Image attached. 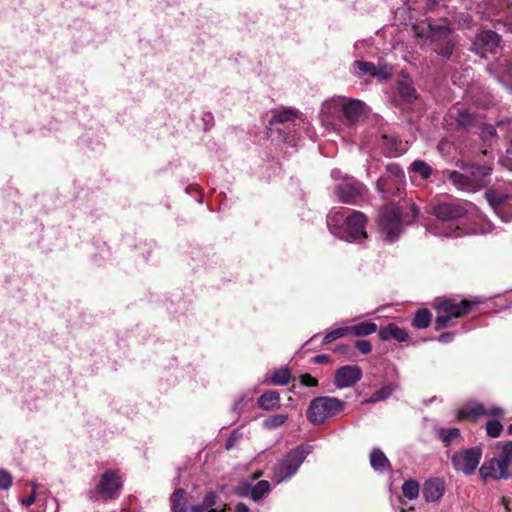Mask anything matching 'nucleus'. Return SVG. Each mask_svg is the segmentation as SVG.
<instances>
[{"mask_svg":"<svg viewBox=\"0 0 512 512\" xmlns=\"http://www.w3.org/2000/svg\"><path fill=\"white\" fill-rule=\"evenodd\" d=\"M512 5V0H482L474 6L472 2L465 3L467 9H474L477 13L490 17L496 15L504 6Z\"/></svg>","mask_w":512,"mask_h":512,"instance_id":"6ab92c4d","label":"nucleus"},{"mask_svg":"<svg viewBox=\"0 0 512 512\" xmlns=\"http://www.w3.org/2000/svg\"><path fill=\"white\" fill-rule=\"evenodd\" d=\"M507 89L512 92V86L507 87Z\"/></svg>","mask_w":512,"mask_h":512,"instance_id":"774afa93","label":"nucleus"},{"mask_svg":"<svg viewBox=\"0 0 512 512\" xmlns=\"http://www.w3.org/2000/svg\"><path fill=\"white\" fill-rule=\"evenodd\" d=\"M313 363L315 364H327L330 362V358L328 355L326 354H319V355H316L313 359H312Z\"/></svg>","mask_w":512,"mask_h":512,"instance_id":"4d7b16f0","label":"nucleus"},{"mask_svg":"<svg viewBox=\"0 0 512 512\" xmlns=\"http://www.w3.org/2000/svg\"><path fill=\"white\" fill-rule=\"evenodd\" d=\"M397 89L400 97L407 103H411L417 98L412 80L408 76H402L398 79Z\"/></svg>","mask_w":512,"mask_h":512,"instance_id":"393cba45","label":"nucleus"},{"mask_svg":"<svg viewBox=\"0 0 512 512\" xmlns=\"http://www.w3.org/2000/svg\"><path fill=\"white\" fill-rule=\"evenodd\" d=\"M455 334L453 332L442 333L437 339L441 343H449L453 341Z\"/></svg>","mask_w":512,"mask_h":512,"instance_id":"6e6d98bb","label":"nucleus"},{"mask_svg":"<svg viewBox=\"0 0 512 512\" xmlns=\"http://www.w3.org/2000/svg\"><path fill=\"white\" fill-rule=\"evenodd\" d=\"M480 303L481 300L479 298L460 301L454 298L435 299L434 307L438 312L435 320V329L441 330L448 327L452 319L466 315L474 306Z\"/></svg>","mask_w":512,"mask_h":512,"instance_id":"39448f33","label":"nucleus"},{"mask_svg":"<svg viewBox=\"0 0 512 512\" xmlns=\"http://www.w3.org/2000/svg\"><path fill=\"white\" fill-rule=\"evenodd\" d=\"M480 474L483 478L506 479L509 476L508 465L500 457L492 458L481 466Z\"/></svg>","mask_w":512,"mask_h":512,"instance_id":"a211bd4d","label":"nucleus"},{"mask_svg":"<svg viewBox=\"0 0 512 512\" xmlns=\"http://www.w3.org/2000/svg\"><path fill=\"white\" fill-rule=\"evenodd\" d=\"M312 448L311 445H300L289 451L274 467L273 480L276 483H281L295 475L306 457L312 452Z\"/></svg>","mask_w":512,"mask_h":512,"instance_id":"1a4fd4ad","label":"nucleus"},{"mask_svg":"<svg viewBox=\"0 0 512 512\" xmlns=\"http://www.w3.org/2000/svg\"><path fill=\"white\" fill-rule=\"evenodd\" d=\"M445 492V483L439 478H431L424 483L422 494L427 502L438 501Z\"/></svg>","mask_w":512,"mask_h":512,"instance_id":"4be33fe9","label":"nucleus"},{"mask_svg":"<svg viewBox=\"0 0 512 512\" xmlns=\"http://www.w3.org/2000/svg\"><path fill=\"white\" fill-rule=\"evenodd\" d=\"M375 76L374 78H377L381 81H386L390 79L393 75V68L391 65L383 63L375 66Z\"/></svg>","mask_w":512,"mask_h":512,"instance_id":"79ce46f5","label":"nucleus"},{"mask_svg":"<svg viewBox=\"0 0 512 512\" xmlns=\"http://www.w3.org/2000/svg\"><path fill=\"white\" fill-rule=\"evenodd\" d=\"M170 502L173 512H187L186 492L184 489H175L171 495Z\"/></svg>","mask_w":512,"mask_h":512,"instance_id":"7c9ffc66","label":"nucleus"},{"mask_svg":"<svg viewBox=\"0 0 512 512\" xmlns=\"http://www.w3.org/2000/svg\"><path fill=\"white\" fill-rule=\"evenodd\" d=\"M503 415L502 408L498 406H484L477 401H469L457 411V419L463 420L466 418H479L482 416L501 417Z\"/></svg>","mask_w":512,"mask_h":512,"instance_id":"ddd939ff","label":"nucleus"},{"mask_svg":"<svg viewBox=\"0 0 512 512\" xmlns=\"http://www.w3.org/2000/svg\"><path fill=\"white\" fill-rule=\"evenodd\" d=\"M344 406L345 403L336 397H316L310 402L306 416L311 424L319 425L340 413Z\"/></svg>","mask_w":512,"mask_h":512,"instance_id":"6e6552de","label":"nucleus"},{"mask_svg":"<svg viewBox=\"0 0 512 512\" xmlns=\"http://www.w3.org/2000/svg\"><path fill=\"white\" fill-rule=\"evenodd\" d=\"M355 346L362 354H368L372 349V345L368 340H358L356 341Z\"/></svg>","mask_w":512,"mask_h":512,"instance_id":"603ef678","label":"nucleus"},{"mask_svg":"<svg viewBox=\"0 0 512 512\" xmlns=\"http://www.w3.org/2000/svg\"><path fill=\"white\" fill-rule=\"evenodd\" d=\"M362 378V370L358 365L341 366L335 372L334 383L343 389L354 386Z\"/></svg>","mask_w":512,"mask_h":512,"instance_id":"2eb2a0df","label":"nucleus"},{"mask_svg":"<svg viewBox=\"0 0 512 512\" xmlns=\"http://www.w3.org/2000/svg\"><path fill=\"white\" fill-rule=\"evenodd\" d=\"M270 492V483L267 480H261L252 486L251 499L259 501Z\"/></svg>","mask_w":512,"mask_h":512,"instance_id":"4c0bfd02","label":"nucleus"},{"mask_svg":"<svg viewBox=\"0 0 512 512\" xmlns=\"http://www.w3.org/2000/svg\"><path fill=\"white\" fill-rule=\"evenodd\" d=\"M405 174L396 163H389L385 167V174L376 182V188L386 200L399 198L405 194Z\"/></svg>","mask_w":512,"mask_h":512,"instance_id":"0eeeda50","label":"nucleus"},{"mask_svg":"<svg viewBox=\"0 0 512 512\" xmlns=\"http://www.w3.org/2000/svg\"><path fill=\"white\" fill-rule=\"evenodd\" d=\"M348 335L367 336L377 331V325L373 322H361L353 326H347Z\"/></svg>","mask_w":512,"mask_h":512,"instance_id":"2f4dec72","label":"nucleus"},{"mask_svg":"<svg viewBox=\"0 0 512 512\" xmlns=\"http://www.w3.org/2000/svg\"><path fill=\"white\" fill-rule=\"evenodd\" d=\"M348 335V328L346 327H339L336 329L331 330L330 332L326 333L323 337L322 344L326 345L329 344L339 338L345 337Z\"/></svg>","mask_w":512,"mask_h":512,"instance_id":"a19ab883","label":"nucleus"},{"mask_svg":"<svg viewBox=\"0 0 512 512\" xmlns=\"http://www.w3.org/2000/svg\"><path fill=\"white\" fill-rule=\"evenodd\" d=\"M46 505H52V506H56V500L55 499H50V500H47L46 501Z\"/></svg>","mask_w":512,"mask_h":512,"instance_id":"0e129e2a","label":"nucleus"},{"mask_svg":"<svg viewBox=\"0 0 512 512\" xmlns=\"http://www.w3.org/2000/svg\"><path fill=\"white\" fill-rule=\"evenodd\" d=\"M431 323V313L428 309H419L412 321L415 328L424 329L427 328Z\"/></svg>","mask_w":512,"mask_h":512,"instance_id":"e433bc0d","label":"nucleus"},{"mask_svg":"<svg viewBox=\"0 0 512 512\" xmlns=\"http://www.w3.org/2000/svg\"><path fill=\"white\" fill-rule=\"evenodd\" d=\"M331 177H332L333 179H335V180L343 179L344 181H346V180H349V179H350V178H348V177H344V176H343V174H342V172H341V170H339V169H333V170L331 171Z\"/></svg>","mask_w":512,"mask_h":512,"instance_id":"13d9d810","label":"nucleus"},{"mask_svg":"<svg viewBox=\"0 0 512 512\" xmlns=\"http://www.w3.org/2000/svg\"><path fill=\"white\" fill-rule=\"evenodd\" d=\"M237 439H238L237 432H236V431H234V432L230 435V437L228 438V440H227L226 448H227V449H231V448L234 446V443H235V441H237Z\"/></svg>","mask_w":512,"mask_h":512,"instance_id":"bf43d9fd","label":"nucleus"},{"mask_svg":"<svg viewBox=\"0 0 512 512\" xmlns=\"http://www.w3.org/2000/svg\"><path fill=\"white\" fill-rule=\"evenodd\" d=\"M370 465L377 472L390 470L391 464L384 452L379 448H374L370 453Z\"/></svg>","mask_w":512,"mask_h":512,"instance_id":"bb28decb","label":"nucleus"},{"mask_svg":"<svg viewBox=\"0 0 512 512\" xmlns=\"http://www.w3.org/2000/svg\"><path fill=\"white\" fill-rule=\"evenodd\" d=\"M298 117V110L292 108H285L282 110L274 111L273 117L270 120V125L274 123H285L293 121Z\"/></svg>","mask_w":512,"mask_h":512,"instance_id":"473e14b6","label":"nucleus"},{"mask_svg":"<svg viewBox=\"0 0 512 512\" xmlns=\"http://www.w3.org/2000/svg\"><path fill=\"white\" fill-rule=\"evenodd\" d=\"M462 172L452 171L448 175L449 181L459 190L476 192L490 182L492 169L487 165L461 166Z\"/></svg>","mask_w":512,"mask_h":512,"instance_id":"20e7f679","label":"nucleus"},{"mask_svg":"<svg viewBox=\"0 0 512 512\" xmlns=\"http://www.w3.org/2000/svg\"><path fill=\"white\" fill-rule=\"evenodd\" d=\"M482 41L488 48L492 49L498 45L500 37L497 33L488 30L484 32L482 36Z\"/></svg>","mask_w":512,"mask_h":512,"instance_id":"a18cd8bd","label":"nucleus"},{"mask_svg":"<svg viewBox=\"0 0 512 512\" xmlns=\"http://www.w3.org/2000/svg\"><path fill=\"white\" fill-rule=\"evenodd\" d=\"M496 135V129L493 125H485L481 129L480 137L484 141H488Z\"/></svg>","mask_w":512,"mask_h":512,"instance_id":"8fccbe9b","label":"nucleus"},{"mask_svg":"<svg viewBox=\"0 0 512 512\" xmlns=\"http://www.w3.org/2000/svg\"><path fill=\"white\" fill-rule=\"evenodd\" d=\"M367 218L360 211H351L346 217L343 229L344 237H340L346 241H356L367 237L366 234Z\"/></svg>","mask_w":512,"mask_h":512,"instance_id":"f8f14e48","label":"nucleus"},{"mask_svg":"<svg viewBox=\"0 0 512 512\" xmlns=\"http://www.w3.org/2000/svg\"><path fill=\"white\" fill-rule=\"evenodd\" d=\"M249 508L246 504L240 502L236 505L234 512H248Z\"/></svg>","mask_w":512,"mask_h":512,"instance_id":"052dcab7","label":"nucleus"},{"mask_svg":"<svg viewBox=\"0 0 512 512\" xmlns=\"http://www.w3.org/2000/svg\"><path fill=\"white\" fill-rule=\"evenodd\" d=\"M378 335L382 341L395 339L398 342H404L408 339L407 331L394 323H390L387 326L381 328L378 332Z\"/></svg>","mask_w":512,"mask_h":512,"instance_id":"b1692460","label":"nucleus"},{"mask_svg":"<svg viewBox=\"0 0 512 512\" xmlns=\"http://www.w3.org/2000/svg\"><path fill=\"white\" fill-rule=\"evenodd\" d=\"M291 379V372L287 367H281L273 371L271 383L273 385H287Z\"/></svg>","mask_w":512,"mask_h":512,"instance_id":"c9c22d12","label":"nucleus"},{"mask_svg":"<svg viewBox=\"0 0 512 512\" xmlns=\"http://www.w3.org/2000/svg\"><path fill=\"white\" fill-rule=\"evenodd\" d=\"M216 501H217L216 493L213 491H210L205 495L202 504L205 507L206 511H208V512H226L225 508H223V509L214 508Z\"/></svg>","mask_w":512,"mask_h":512,"instance_id":"37998d69","label":"nucleus"},{"mask_svg":"<svg viewBox=\"0 0 512 512\" xmlns=\"http://www.w3.org/2000/svg\"><path fill=\"white\" fill-rule=\"evenodd\" d=\"M366 191L367 189L362 183L352 178L335 187L337 197L346 204H359L365 199Z\"/></svg>","mask_w":512,"mask_h":512,"instance_id":"9d476101","label":"nucleus"},{"mask_svg":"<svg viewBox=\"0 0 512 512\" xmlns=\"http://www.w3.org/2000/svg\"><path fill=\"white\" fill-rule=\"evenodd\" d=\"M489 205L493 209L499 208L501 205L508 204L512 201V194L499 191L498 189H489L485 193Z\"/></svg>","mask_w":512,"mask_h":512,"instance_id":"a878e982","label":"nucleus"},{"mask_svg":"<svg viewBox=\"0 0 512 512\" xmlns=\"http://www.w3.org/2000/svg\"><path fill=\"white\" fill-rule=\"evenodd\" d=\"M430 213L440 222V226L430 229L434 235L458 238L466 234L464 229L455 222L465 217L471 204L448 198H437L431 201Z\"/></svg>","mask_w":512,"mask_h":512,"instance_id":"f257e3e1","label":"nucleus"},{"mask_svg":"<svg viewBox=\"0 0 512 512\" xmlns=\"http://www.w3.org/2000/svg\"><path fill=\"white\" fill-rule=\"evenodd\" d=\"M299 381L301 385L306 387H316L318 385V380L310 374L300 375Z\"/></svg>","mask_w":512,"mask_h":512,"instance_id":"3c124183","label":"nucleus"},{"mask_svg":"<svg viewBox=\"0 0 512 512\" xmlns=\"http://www.w3.org/2000/svg\"><path fill=\"white\" fill-rule=\"evenodd\" d=\"M500 458L509 466L512 464V441L507 442L502 447Z\"/></svg>","mask_w":512,"mask_h":512,"instance_id":"09e8293b","label":"nucleus"},{"mask_svg":"<svg viewBox=\"0 0 512 512\" xmlns=\"http://www.w3.org/2000/svg\"><path fill=\"white\" fill-rule=\"evenodd\" d=\"M482 457V450L479 447H473L457 452L452 456L453 467L466 475H471L476 470Z\"/></svg>","mask_w":512,"mask_h":512,"instance_id":"9b49d317","label":"nucleus"},{"mask_svg":"<svg viewBox=\"0 0 512 512\" xmlns=\"http://www.w3.org/2000/svg\"><path fill=\"white\" fill-rule=\"evenodd\" d=\"M438 435L445 446H450L457 440L461 439V432L458 428H441L438 430Z\"/></svg>","mask_w":512,"mask_h":512,"instance_id":"f704fd0d","label":"nucleus"},{"mask_svg":"<svg viewBox=\"0 0 512 512\" xmlns=\"http://www.w3.org/2000/svg\"><path fill=\"white\" fill-rule=\"evenodd\" d=\"M203 120L204 122L206 123V125L211 122L213 120V116L211 113H205L204 116H203ZM205 129H208V127L206 126Z\"/></svg>","mask_w":512,"mask_h":512,"instance_id":"e2e57ef3","label":"nucleus"},{"mask_svg":"<svg viewBox=\"0 0 512 512\" xmlns=\"http://www.w3.org/2000/svg\"><path fill=\"white\" fill-rule=\"evenodd\" d=\"M398 385L396 383H387L384 384L379 390L374 392L370 398L365 399L363 403H377L389 398L394 391H396Z\"/></svg>","mask_w":512,"mask_h":512,"instance_id":"c756f323","label":"nucleus"},{"mask_svg":"<svg viewBox=\"0 0 512 512\" xmlns=\"http://www.w3.org/2000/svg\"><path fill=\"white\" fill-rule=\"evenodd\" d=\"M406 5L411 12L410 19L414 18V13L423 10L425 14L436 13L443 20L442 24L449 26L450 23H456L460 28L468 27L471 22V16L467 12H451L442 14V10H446V6L438 0H407Z\"/></svg>","mask_w":512,"mask_h":512,"instance_id":"423d86ee","label":"nucleus"},{"mask_svg":"<svg viewBox=\"0 0 512 512\" xmlns=\"http://www.w3.org/2000/svg\"><path fill=\"white\" fill-rule=\"evenodd\" d=\"M502 430H503V426L500 423V421L497 419L489 420L486 423V431L490 437H493V438L498 437L501 434Z\"/></svg>","mask_w":512,"mask_h":512,"instance_id":"c03bdc74","label":"nucleus"},{"mask_svg":"<svg viewBox=\"0 0 512 512\" xmlns=\"http://www.w3.org/2000/svg\"><path fill=\"white\" fill-rule=\"evenodd\" d=\"M381 149L386 157H398L408 149L407 142H403L395 135L382 134Z\"/></svg>","mask_w":512,"mask_h":512,"instance_id":"f3484780","label":"nucleus"},{"mask_svg":"<svg viewBox=\"0 0 512 512\" xmlns=\"http://www.w3.org/2000/svg\"><path fill=\"white\" fill-rule=\"evenodd\" d=\"M409 172L410 173H414V174H418L421 176L422 179H428L432 172H433V169L432 167L426 163L425 161L423 160H415L411 163L410 167H409Z\"/></svg>","mask_w":512,"mask_h":512,"instance_id":"72a5a7b5","label":"nucleus"},{"mask_svg":"<svg viewBox=\"0 0 512 512\" xmlns=\"http://www.w3.org/2000/svg\"><path fill=\"white\" fill-rule=\"evenodd\" d=\"M122 482L117 472L108 470L104 472L96 486V492L104 500H111L118 497Z\"/></svg>","mask_w":512,"mask_h":512,"instance_id":"4468645a","label":"nucleus"},{"mask_svg":"<svg viewBox=\"0 0 512 512\" xmlns=\"http://www.w3.org/2000/svg\"><path fill=\"white\" fill-rule=\"evenodd\" d=\"M449 118L456 121V123L464 128L468 129L474 127L480 123V118L470 108H467L461 104L453 105L448 112Z\"/></svg>","mask_w":512,"mask_h":512,"instance_id":"dca6fc26","label":"nucleus"},{"mask_svg":"<svg viewBox=\"0 0 512 512\" xmlns=\"http://www.w3.org/2000/svg\"><path fill=\"white\" fill-rule=\"evenodd\" d=\"M35 501H36V485L34 484L31 494L27 498L22 499L21 503H22V505L29 507Z\"/></svg>","mask_w":512,"mask_h":512,"instance_id":"864d4df0","label":"nucleus"},{"mask_svg":"<svg viewBox=\"0 0 512 512\" xmlns=\"http://www.w3.org/2000/svg\"><path fill=\"white\" fill-rule=\"evenodd\" d=\"M370 173H371V166L369 165V166L367 167V174H368V175H370Z\"/></svg>","mask_w":512,"mask_h":512,"instance_id":"69168bd1","label":"nucleus"},{"mask_svg":"<svg viewBox=\"0 0 512 512\" xmlns=\"http://www.w3.org/2000/svg\"><path fill=\"white\" fill-rule=\"evenodd\" d=\"M375 66L373 62L356 60L351 65V72L356 77L375 76Z\"/></svg>","mask_w":512,"mask_h":512,"instance_id":"c85d7f7f","label":"nucleus"},{"mask_svg":"<svg viewBox=\"0 0 512 512\" xmlns=\"http://www.w3.org/2000/svg\"><path fill=\"white\" fill-rule=\"evenodd\" d=\"M351 211L348 209H333L327 215V226L329 231L337 236L344 237L343 229L346 222V217Z\"/></svg>","mask_w":512,"mask_h":512,"instance_id":"aec40b11","label":"nucleus"},{"mask_svg":"<svg viewBox=\"0 0 512 512\" xmlns=\"http://www.w3.org/2000/svg\"><path fill=\"white\" fill-rule=\"evenodd\" d=\"M206 509L205 507L202 505H192L190 507V512H204Z\"/></svg>","mask_w":512,"mask_h":512,"instance_id":"680f3d73","label":"nucleus"},{"mask_svg":"<svg viewBox=\"0 0 512 512\" xmlns=\"http://www.w3.org/2000/svg\"><path fill=\"white\" fill-rule=\"evenodd\" d=\"M366 104L358 99H347L344 97L342 114L350 123H355L366 113Z\"/></svg>","mask_w":512,"mask_h":512,"instance_id":"412c9836","label":"nucleus"},{"mask_svg":"<svg viewBox=\"0 0 512 512\" xmlns=\"http://www.w3.org/2000/svg\"><path fill=\"white\" fill-rule=\"evenodd\" d=\"M508 430L510 433H512V425L509 426Z\"/></svg>","mask_w":512,"mask_h":512,"instance_id":"338daca9","label":"nucleus"},{"mask_svg":"<svg viewBox=\"0 0 512 512\" xmlns=\"http://www.w3.org/2000/svg\"><path fill=\"white\" fill-rule=\"evenodd\" d=\"M235 494L239 497H250L251 498V491H252V485L246 481L240 482L234 489Z\"/></svg>","mask_w":512,"mask_h":512,"instance_id":"49530a36","label":"nucleus"},{"mask_svg":"<svg viewBox=\"0 0 512 512\" xmlns=\"http://www.w3.org/2000/svg\"><path fill=\"white\" fill-rule=\"evenodd\" d=\"M419 208L414 203L390 204L383 207L378 215V229L385 242L393 243L404 231L405 225L415 222Z\"/></svg>","mask_w":512,"mask_h":512,"instance_id":"f03ea898","label":"nucleus"},{"mask_svg":"<svg viewBox=\"0 0 512 512\" xmlns=\"http://www.w3.org/2000/svg\"><path fill=\"white\" fill-rule=\"evenodd\" d=\"M13 483L11 474L4 469H0V490H8Z\"/></svg>","mask_w":512,"mask_h":512,"instance_id":"de8ad7c7","label":"nucleus"},{"mask_svg":"<svg viewBox=\"0 0 512 512\" xmlns=\"http://www.w3.org/2000/svg\"><path fill=\"white\" fill-rule=\"evenodd\" d=\"M344 97L334 96L331 99L325 101L320 110V114L323 120L329 121L331 119L338 118L343 112Z\"/></svg>","mask_w":512,"mask_h":512,"instance_id":"5701e85b","label":"nucleus"},{"mask_svg":"<svg viewBox=\"0 0 512 512\" xmlns=\"http://www.w3.org/2000/svg\"><path fill=\"white\" fill-rule=\"evenodd\" d=\"M419 491L420 486L415 480H407L402 485L403 495L410 500L416 499L419 496Z\"/></svg>","mask_w":512,"mask_h":512,"instance_id":"58836bf2","label":"nucleus"},{"mask_svg":"<svg viewBox=\"0 0 512 512\" xmlns=\"http://www.w3.org/2000/svg\"><path fill=\"white\" fill-rule=\"evenodd\" d=\"M413 31L419 38L429 39L432 42L444 40V45L435 48V52L444 59H449L454 50L455 44L449 38L451 29L446 24H438L435 19L427 16L425 19L416 21L413 24Z\"/></svg>","mask_w":512,"mask_h":512,"instance_id":"7ed1b4c3","label":"nucleus"},{"mask_svg":"<svg viewBox=\"0 0 512 512\" xmlns=\"http://www.w3.org/2000/svg\"><path fill=\"white\" fill-rule=\"evenodd\" d=\"M247 397H248V393H243L241 396H239V398L237 400H235V402L233 404V407H232L233 411L239 413L240 406L245 402Z\"/></svg>","mask_w":512,"mask_h":512,"instance_id":"5fc2aeb1","label":"nucleus"},{"mask_svg":"<svg viewBox=\"0 0 512 512\" xmlns=\"http://www.w3.org/2000/svg\"><path fill=\"white\" fill-rule=\"evenodd\" d=\"M288 419L286 414H276L264 420L263 426L266 429L273 430L283 425Z\"/></svg>","mask_w":512,"mask_h":512,"instance_id":"ea45409f","label":"nucleus"},{"mask_svg":"<svg viewBox=\"0 0 512 512\" xmlns=\"http://www.w3.org/2000/svg\"><path fill=\"white\" fill-rule=\"evenodd\" d=\"M258 406L265 411H271L280 407V395L276 391H267L258 399Z\"/></svg>","mask_w":512,"mask_h":512,"instance_id":"cd10ccee","label":"nucleus"}]
</instances>
